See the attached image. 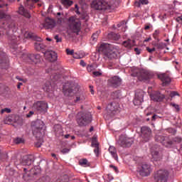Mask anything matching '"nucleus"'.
I'll return each instance as SVG.
<instances>
[{
  "mask_svg": "<svg viewBox=\"0 0 182 182\" xmlns=\"http://www.w3.org/2000/svg\"><path fill=\"white\" fill-rule=\"evenodd\" d=\"M80 86L77 84L66 82L63 87V92L65 96L73 97L75 96V103H83L86 100L85 94L80 91Z\"/></svg>",
  "mask_w": 182,
  "mask_h": 182,
  "instance_id": "1",
  "label": "nucleus"
},
{
  "mask_svg": "<svg viewBox=\"0 0 182 182\" xmlns=\"http://www.w3.org/2000/svg\"><path fill=\"white\" fill-rule=\"evenodd\" d=\"M45 123L41 119H37L31 123V130L33 136L38 140L36 147H41L43 143V134H45Z\"/></svg>",
  "mask_w": 182,
  "mask_h": 182,
  "instance_id": "2",
  "label": "nucleus"
},
{
  "mask_svg": "<svg viewBox=\"0 0 182 182\" xmlns=\"http://www.w3.org/2000/svg\"><path fill=\"white\" fill-rule=\"evenodd\" d=\"M100 53L103 55V58L105 60H112L117 58L119 51L116 48H114L107 43H102L98 48Z\"/></svg>",
  "mask_w": 182,
  "mask_h": 182,
  "instance_id": "3",
  "label": "nucleus"
},
{
  "mask_svg": "<svg viewBox=\"0 0 182 182\" xmlns=\"http://www.w3.org/2000/svg\"><path fill=\"white\" fill-rule=\"evenodd\" d=\"M156 140L157 141H159V143H161L165 147H171L174 143L176 144H180L182 141V139L180 136H176L172 139V140H170L168 136L158 135L156 136Z\"/></svg>",
  "mask_w": 182,
  "mask_h": 182,
  "instance_id": "4",
  "label": "nucleus"
},
{
  "mask_svg": "<svg viewBox=\"0 0 182 182\" xmlns=\"http://www.w3.org/2000/svg\"><path fill=\"white\" fill-rule=\"evenodd\" d=\"M69 22V28L72 32L74 33H79L80 32V28L82 26V23L80 20L75 18L74 16H71L68 19Z\"/></svg>",
  "mask_w": 182,
  "mask_h": 182,
  "instance_id": "5",
  "label": "nucleus"
},
{
  "mask_svg": "<svg viewBox=\"0 0 182 182\" xmlns=\"http://www.w3.org/2000/svg\"><path fill=\"white\" fill-rule=\"evenodd\" d=\"M91 8L96 11H106L110 9V4L103 0H94L91 4Z\"/></svg>",
  "mask_w": 182,
  "mask_h": 182,
  "instance_id": "6",
  "label": "nucleus"
},
{
  "mask_svg": "<svg viewBox=\"0 0 182 182\" xmlns=\"http://www.w3.org/2000/svg\"><path fill=\"white\" fill-rule=\"evenodd\" d=\"M80 117L77 119V124L80 127L87 126L92 122V114L90 112H83L79 114Z\"/></svg>",
  "mask_w": 182,
  "mask_h": 182,
  "instance_id": "7",
  "label": "nucleus"
},
{
  "mask_svg": "<svg viewBox=\"0 0 182 182\" xmlns=\"http://www.w3.org/2000/svg\"><path fill=\"white\" fill-rule=\"evenodd\" d=\"M155 182H166L168 178V171L160 169L154 176Z\"/></svg>",
  "mask_w": 182,
  "mask_h": 182,
  "instance_id": "8",
  "label": "nucleus"
},
{
  "mask_svg": "<svg viewBox=\"0 0 182 182\" xmlns=\"http://www.w3.org/2000/svg\"><path fill=\"white\" fill-rule=\"evenodd\" d=\"M48 108V102L45 101H36L33 105V110H36L39 113H46Z\"/></svg>",
  "mask_w": 182,
  "mask_h": 182,
  "instance_id": "9",
  "label": "nucleus"
},
{
  "mask_svg": "<svg viewBox=\"0 0 182 182\" xmlns=\"http://www.w3.org/2000/svg\"><path fill=\"white\" fill-rule=\"evenodd\" d=\"M144 95H146V92L141 90H138L136 91L135 97L133 100L134 106H140V105L144 102Z\"/></svg>",
  "mask_w": 182,
  "mask_h": 182,
  "instance_id": "10",
  "label": "nucleus"
},
{
  "mask_svg": "<svg viewBox=\"0 0 182 182\" xmlns=\"http://www.w3.org/2000/svg\"><path fill=\"white\" fill-rule=\"evenodd\" d=\"M134 141L133 138H129L124 135H122L118 141V144L121 147H130Z\"/></svg>",
  "mask_w": 182,
  "mask_h": 182,
  "instance_id": "11",
  "label": "nucleus"
},
{
  "mask_svg": "<svg viewBox=\"0 0 182 182\" xmlns=\"http://www.w3.org/2000/svg\"><path fill=\"white\" fill-rule=\"evenodd\" d=\"M33 161H35V156L33 155H26L23 156L19 163L14 161V164L17 166L18 164H21V166H31Z\"/></svg>",
  "mask_w": 182,
  "mask_h": 182,
  "instance_id": "12",
  "label": "nucleus"
},
{
  "mask_svg": "<svg viewBox=\"0 0 182 182\" xmlns=\"http://www.w3.org/2000/svg\"><path fill=\"white\" fill-rule=\"evenodd\" d=\"M139 171V176L141 177H149L151 173V166L148 164H142Z\"/></svg>",
  "mask_w": 182,
  "mask_h": 182,
  "instance_id": "13",
  "label": "nucleus"
},
{
  "mask_svg": "<svg viewBox=\"0 0 182 182\" xmlns=\"http://www.w3.org/2000/svg\"><path fill=\"white\" fill-rule=\"evenodd\" d=\"M141 136L144 141H149L151 139V129L149 127H142L141 128Z\"/></svg>",
  "mask_w": 182,
  "mask_h": 182,
  "instance_id": "14",
  "label": "nucleus"
},
{
  "mask_svg": "<svg viewBox=\"0 0 182 182\" xmlns=\"http://www.w3.org/2000/svg\"><path fill=\"white\" fill-rule=\"evenodd\" d=\"M107 83L112 87H119L122 85V78L119 76H114L108 79Z\"/></svg>",
  "mask_w": 182,
  "mask_h": 182,
  "instance_id": "15",
  "label": "nucleus"
},
{
  "mask_svg": "<svg viewBox=\"0 0 182 182\" xmlns=\"http://www.w3.org/2000/svg\"><path fill=\"white\" fill-rule=\"evenodd\" d=\"M136 76H137L139 80H147L151 77V74L146 70H140Z\"/></svg>",
  "mask_w": 182,
  "mask_h": 182,
  "instance_id": "16",
  "label": "nucleus"
},
{
  "mask_svg": "<svg viewBox=\"0 0 182 182\" xmlns=\"http://www.w3.org/2000/svg\"><path fill=\"white\" fill-rule=\"evenodd\" d=\"M43 53L46 59L49 60V62H55V60L58 59V54H56L55 51L47 50Z\"/></svg>",
  "mask_w": 182,
  "mask_h": 182,
  "instance_id": "17",
  "label": "nucleus"
},
{
  "mask_svg": "<svg viewBox=\"0 0 182 182\" xmlns=\"http://www.w3.org/2000/svg\"><path fill=\"white\" fill-rule=\"evenodd\" d=\"M26 60L30 63H38L41 62V55L39 54H27L26 55Z\"/></svg>",
  "mask_w": 182,
  "mask_h": 182,
  "instance_id": "18",
  "label": "nucleus"
},
{
  "mask_svg": "<svg viewBox=\"0 0 182 182\" xmlns=\"http://www.w3.org/2000/svg\"><path fill=\"white\" fill-rule=\"evenodd\" d=\"M158 77L161 80L163 86H167V85H170L171 82V78L166 73L159 74Z\"/></svg>",
  "mask_w": 182,
  "mask_h": 182,
  "instance_id": "19",
  "label": "nucleus"
},
{
  "mask_svg": "<svg viewBox=\"0 0 182 182\" xmlns=\"http://www.w3.org/2000/svg\"><path fill=\"white\" fill-rule=\"evenodd\" d=\"M119 106L117 102H111L108 105V109L112 114H116V113H120Z\"/></svg>",
  "mask_w": 182,
  "mask_h": 182,
  "instance_id": "20",
  "label": "nucleus"
},
{
  "mask_svg": "<svg viewBox=\"0 0 182 182\" xmlns=\"http://www.w3.org/2000/svg\"><path fill=\"white\" fill-rule=\"evenodd\" d=\"M151 100H154V102H161L164 97H166V95L159 92H156L150 95Z\"/></svg>",
  "mask_w": 182,
  "mask_h": 182,
  "instance_id": "21",
  "label": "nucleus"
},
{
  "mask_svg": "<svg viewBox=\"0 0 182 182\" xmlns=\"http://www.w3.org/2000/svg\"><path fill=\"white\" fill-rule=\"evenodd\" d=\"M56 26V22H55V20L50 18H46L44 23V28L46 29H52L54 26Z\"/></svg>",
  "mask_w": 182,
  "mask_h": 182,
  "instance_id": "22",
  "label": "nucleus"
},
{
  "mask_svg": "<svg viewBox=\"0 0 182 182\" xmlns=\"http://www.w3.org/2000/svg\"><path fill=\"white\" fill-rule=\"evenodd\" d=\"M19 120V117L16 114H11L6 117L5 123L6 124H9V123H16Z\"/></svg>",
  "mask_w": 182,
  "mask_h": 182,
  "instance_id": "23",
  "label": "nucleus"
},
{
  "mask_svg": "<svg viewBox=\"0 0 182 182\" xmlns=\"http://www.w3.org/2000/svg\"><path fill=\"white\" fill-rule=\"evenodd\" d=\"M46 45L43 43V42H35L34 43V48L38 52H44V50H46Z\"/></svg>",
  "mask_w": 182,
  "mask_h": 182,
  "instance_id": "24",
  "label": "nucleus"
},
{
  "mask_svg": "<svg viewBox=\"0 0 182 182\" xmlns=\"http://www.w3.org/2000/svg\"><path fill=\"white\" fill-rule=\"evenodd\" d=\"M18 13L19 14V15H22L25 18H28V19L31 18V14L29 13V11H28V10H26L22 5L20 6V7L18 8Z\"/></svg>",
  "mask_w": 182,
  "mask_h": 182,
  "instance_id": "25",
  "label": "nucleus"
},
{
  "mask_svg": "<svg viewBox=\"0 0 182 182\" xmlns=\"http://www.w3.org/2000/svg\"><path fill=\"white\" fill-rule=\"evenodd\" d=\"M109 153H110L111 156L114 159V160H118L119 157L117 156V150L116 147L113 146H110L108 149Z\"/></svg>",
  "mask_w": 182,
  "mask_h": 182,
  "instance_id": "26",
  "label": "nucleus"
},
{
  "mask_svg": "<svg viewBox=\"0 0 182 182\" xmlns=\"http://www.w3.org/2000/svg\"><path fill=\"white\" fill-rule=\"evenodd\" d=\"M54 132L57 137H60V136H63V129H62V126L60 125L54 126Z\"/></svg>",
  "mask_w": 182,
  "mask_h": 182,
  "instance_id": "27",
  "label": "nucleus"
},
{
  "mask_svg": "<svg viewBox=\"0 0 182 182\" xmlns=\"http://www.w3.org/2000/svg\"><path fill=\"white\" fill-rule=\"evenodd\" d=\"M122 45L124 48H127V49H130V48H133V46H134V41L127 40L123 41Z\"/></svg>",
  "mask_w": 182,
  "mask_h": 182,
  "instance_id": "28",
  "label": "nucleus"
},
{
  "mask_svg": "<svg viewBox=\"0 0 182 182\" xmlns=\"http://www.w3.org/2000/svg\"><path fill=\"white\" fill-rule=\"evenodd\" d=\"M61 4L65 8H69L70 6H72V5H73V1L70 0H61Z\"/></svg>",
  "mask_w": 182,
  "mask_h": 182,
  "instance_id": "29",
  "label": "nucleus"
},
{
  "mask_svg": "<svg viewBox=\"0 0 182 182\" xmlns=\"http://www.w3.org/2000/svg\"><path fill=\"white\" fill-rule=\"evenodd\" d=\"M79 164L82 167H87L90 166L89 161H87V159H80L79 161Z\"/></svg>",
  "mask_w": 182,
  "mask_h": 182,
  "instance_id": "30",
  "label": "nucleus"
},
{
  "mask_svg": "<svg viewBox=\"0 0 182 182\" xmlns=\"http://www.w3.org/2000/svg\"><path fill=\"white\" fill-rule=\"evenodd\" d=\"M109 38L114 39V41H119L120 39V34L116 33H111L109 34Z\"/></svg>",
  "mask_w": 182,
  "mask_h": 182,
  "instance_id": "31",
  "label": "nucleus"
},
{
  "mask_svg": "<svg viewBox=\"0 0 182 182\" xmlns=\"http://www.w3.org/2000/svg\"><path fill=\"white\" fill-rule=\"evenodd\" d=\"M149 4V0H139L135 2L136 6L139 8L140 5H147Z\"/></svg>",
  "mask_w": 182,
  "mask_h": 182,
  "instance_id": "32",
  "label": "nucleus"
},
{
  "mask_svg": "<svg viewBox=\"0 0 182 182\" xmlns=\"http://www.w3.org/2000/svg\"><path fill=\"white\" fill-rule=\"evenodd\" d=\"M43 89L44 92H50V82L48 81L46 84L43 86Z\"/></svg>",
  "mask_w": 182,
  "mask_h": 182,
  "instance_id": "33",
  "label": "nucleus"
},
{
  "mask_svg": "<svg viewBox=\"0 0 182 182\" xmlns=\"http://www.w3.org/2000/svg\"><path fill=\"white\" fill-rule=\"evenodd\" d=\"M31 173H33L34 176H36L37 174H39V173H41V169L39 168V167L36 166L31 169Z\"/></svg>",
  "mask_w": 182,
  "mask_h": 182,
  "instance_id": "34",
  "label": "nucleus"
},
{
  "mask_svg": "<svg viewBox=\"0 0 182 182\" xmlns=\"http://www.w3.org/2000/svg\"><path fill=\"white\" fill-rule=\"evenodd\" d=\"M13 28H15V23L12 21H9L5 26L6 29H12Z\"/></svg>",
  "mask_w": 182,
  "mask_h": 182,
  "instance_id": "35",
  "label": "nucleus"
},
{
  "mask_svg": "<svg viewBox=\"0 0 182 182\" xmlns=\"http://www.w3.org/2000/svg\"><path fill=\"white\" fill-rule=\"evenodd\" d=\"M0 19H11V16L6 15L5 13L0 11Z\"/></svg>",
  "mask_w": 182,
  "mask_h": 182,
  "instance_id": "36",
  "label": "nucleus"
},
{
  "mask_svg": "<svg viewBox=\"0 0 182 182\" xmlns=\"http://www.w3.org/2000/svg\"><path fill=\"white\" fill-rule=\"evenodd\" d=\"M152 157L154 160H160V156H159V151H154L151 152Z\"/></svg>",
  "mask_w": 182,
  "mask_h": 182,
  "instance_id": "37",
  "label": "nucleus"
},
{
  "mask_svg": "<svg viewBox=\"0 0 182 182\" xmlns=\"http://www.w3.org/2000/svg\"><path fill=\"white\" fill-rule=\"evenodd\" d=\"M159 35H160V30H155L153 33V38H155L156 41H159Z\"/></svg>",
  "mask_w": 182,
  "mask_h": 182,
  "instance_id": "38",
  "label": "nucleus"
},
{
  "mask_svg": "<svg viewBox=\"0 0 182 182\" xmlns=\"http://www.w3.org/2000/svg\"><path fill=\"white\" fill-rule=\"evenodd\" d=\"M34 35L32 33L26 32L24 34V38L26 39H33Z\"/></svg>",
  "mask_w": 182,
  "mask_h": 182,
  "instance_id": "39",
  "label": "nucleus"
},
{
  "mask_svg": "<svg viewBox=\"0 0 182 182\" xmlns=\"http://www.w3.org/2000/svg\"><path fill=\"white\" fill-rule=\"evenodd\" d=\"M112 97L113 99H119L120 97V94H119V92L115 91L112 93Z\"/></svg>",
  "mask_w": 182,
  "mask_h": 182,
  "instance_id": "40",
  "label": "nucleus"
},
{
  "mask_svg": "<svg viewBox=\"0 0 182 182\" xmlns=\"http://www.w3.org/2000/svg\"><path fill=\"white\" fill-rule=\"evenodd\" d=\"M11 112H12V110L10 108H4L0 111V113L1 114H4V113H11Z\"/></svg>",
  "mask_w": 182,
  "mask_h": 182,
  "instance_id": "41",
  "label": "nucleus"
},
{
  "mask_svg": "<svg viewBox=\"0 0 182 182\" xmlns=\"http://www.w3.org/2000/svg\"><path fill=\"white\" fill-rule=\"evenodd\" d=\"M171 106H172V107H174V109H176V112H180V106L178 105L171 102Z\"/></svg>",
  "mask_w": 182,
  "mask_h": 182,
  "instance_id": "42",
  "label": "nucleus"
},
{
  "mask_svg": "<svg viewBox=\"0 0 182 182\" xmlns=\"http://www.w3.org/2000/svg\"><path fill=\"white\" fill-rule=\"evenodd\" d=\"M87 72H93L95 70V66L93 65H88L87 66Z\"/></svg>",
  "mask_w": 182,
  "mask_h": 182,
  "instance_id": "43",
  "label": "nucleus"
},
{
  "mask_svg": "<svg viewBox=\"0 0 182 182\" xmlns=\"http://www.w3.org/2000/svg\"><path fill=\"white\" fill-rule=\"evenodd\" d=\"M14 142L16 144H21V143H23V139L22 138L18 137L14 140Z\"/></svg>",
  "mask_w": 182,
  "mask_h": 182,
  "instance_id": "44",
  "label": "nucleus"
},
{
  "mask_svg": "<svg viewBox=\"0 0 182 182\" xmlns=\"http://www.w3.org/2000/svg\"><path fill=\"white\" fill-rule=\"evenodd\" d=\"M169 96H170V97H174V96H178V92H177L176 91L170 92Z\"/></svg>",
  "mask_w": 182,
  "mask_h": 182,
  "instance_id": "45",
  "label": "nucleus"
},
{
  "mask_svg": "<svg viewBox=\"0 0 182 182\" xmlns=\"http://www.w3.org/2000/svg\"><path fill=\"white\" fill-rule=\"evenodd\" d=\"M66 53L67 55H71L73 56V55L75 54V50H69V48L66 49Z\"/></svg>",
  "mask_w": 182,
  "mask_h": 182,
  "instance_id": "46",
  "label": "nucleus"
},
{
  "mask_svg": "<svg viewBox=\"0 0 182 182\" xmlns=\"http://www.w3.org/2000/svg\"><path fill=\"white\" fill-rule=\"evenodd\" d=\"M69 151H70V149H69V148H64L61 151L63 154H67V153H69Z\"/></svg>",
  "mask_w": 182,
  "mask_h": 182,
  "instance_id": "47",
  "label": "nucleus"
},
{
  "mask_svg": "<svg viewBox=\"0 0 182 182\" xmlns=\"http://www.w3.org/2000/svg\"><path fill=\"white\" fill-rule=\"evenodd\" d=\"M23 180H25V181H29V174L28 173H24L23 176Z\"/></svg>",
  "mask_w": 182,
  "mask_h": 182,
  "instance_id": "48",
  "label": "nucleus"
},
{
  "mask_svg": "<svg viewBox=\"0 0 182 182\" xmlns=\"http://www.w3.org/2000/svg\"><path fill=\"white\" fill-rule=\"evenodd\" d=\"M94 153H95L97 156L99 155V144H95V149H94Z\"/></svg>",
  "mask_w": 182,
  "mask_h": 182,
  "instance_id": "49",
  "label": "nucleus"
},
{
  "mask_svg": "<svg viewBox=\"0 0 182 182\" xmlns=\"http://www.w3.org/2000/svg\"><path fill=\"white\" fill-rule=\"evenodd\" d=\"M73 56L75 59H82V57L77 53H74Z\"/></svg>",
  "mask_w": 182,
  "mask_h": 182,
  "instance_id": "50",
  "label": "nucleus"
},
{
  "mask_svg": "<svg viewBox=\"0 0 182 182\" xmlns=\"http://www.w3.org/2000/svg\"><path fill=\"white\" fill-rule=\"evenodd\" d=\"M146 50L149 52V53H153V52L156 51V48H150L149 47H146Z\"/></svg>",
  "mask_w": 182,
  "mask_h": 182,
  "instance_id": "51",
  "label": "nucleus"
},
{
  "mask_svg": "<svg viewBox=\"0 0 182 182\" xmlns=\"http://www.w3.org/2000/svg\"><path fill=\"white\" fill-rule=\"evenodd\" d=\"M33 39H35L36 42H42V38L36 36H33Z\"/></svg>",
  "mask_w": 182,
  "mask_h": 182,
  "instance_id": "52",
  "label": "nucleus"
},
{
  "mask_svg": "<svg viewBox=\"0 0 182 182\" xmlns=\"http://www.w3.org/2000/svg\"><path fill=\"white\" fill-rule=\"evenodd\" d=\"M92 74L94 75V76L95 77H99V76H102V73L99 72V71H94L92 73Z\"/></svg>",
  "mask_w": 182,
  "mask_h": 182,
  "instance_id": "53",
  "label": "nucleus"
},
{
  "mask_svg": "<svg viewBox=\"0 0 182 182\" xmlns=\"http://www.w3.org/2000/svg\"><path fill=\"white\" fill-rule=\"evenodd\" d=\"M54 38L55 39L57 43L62 42V38H59V36H55Z\"/></svg>",
  "mask_w": 182,
  "mask_h": 182,
  "instance_id": "54",
  "label": "nucleus"
},
{
  "mask_svg": "<svg viewBox=\"0 0 182 182\" xmlns=\"http://www.w3.org/2000/svg\"><path fill=\"white\" fill-rule=\"evenodd\" d=\"M33 114H35V112L33 111H30L28 114H26V117H31Z\"/></svg>",
  "mask_w": 182,
  "mask_h": 182,
  "instance_id": "55",
  "label": "nucleus"
},
{
  "mask_svg": "<svg viewBox=\"0 0 182 182\" xmlns=\"http://www.w3.org/2000/svg\"><path fill=\"white\" fill-rule=\"evenodd\" d=\"M176 21L177 22H178L179 23H181V22H182V16L177 17Z\"/></svg>",
  "mask_w": 182,
  "mask_h": 182,
  "instance_id": "56",
  "label": "nucleus"
},
{
  "mask_svg": "<svg viewBox=\"0 0 182 182\" xmlns=\"http://www.w3.org/2000/svg\"><path fill=\"white\" fill-rule=\"evenodd\" d=\"M80 66H82V68H85V66H86V63H85L83 60H81L80 62Z\"/></svg>",
  "mask_w": 182,
  "mask_h": 182,
  "instance_id": "57",
  "label": "nucleus"
},
{
  "mask_svg": "<svg viewBox=\"0 0 182 182\" xmlns=\"http://www.w3.org/2000/svg\"><path fill=\"white\" fill-rule=\"evenodd\" d=\"M134 51L136 52V53L137 55H140V53H141L140 49H139L138 48H135Z\"/></svg>",
  "mask_w": 182,
  "mask_h": 182,
  "instance_id": "58",
  "label": "nucleus"
},
{
  "mask_svg": "<svg viewBox=\"0 0 182 182\" xmlns=\"http://www.w3.org/2000/svg\"><path fill=\"white\" fill-rule=\"evenodd\" d=\"M92 38L93 41H96V39H97V34L94 33L92 36Z\"/></svg>",
  "mask_w": 182,
  "mask_h": 182,
  "instance_id": "59",
  "label": "nucleus"
},
{
  "mask_svg": "<svg viewBox=\"0 0 182 182\" xmlns=\"http://www.w3.org/2000/svg\"><path fill=\"white\" fill-rule=\"evenodd\" d=\"M96 144H99L96 141L93 140L92 142V146L96 147Z\"/></svg>",
  "mask_w": 182,
  "mask_h": 182,
  "instance_id": "60",
  "label": "nucleus"
},
{
  "mask_svg": "<svg viewBox=\"0 0 182 182\" xmlns=\"http://www.w3.org/2000/svg\"><path fill=\"white\" fill-rule=\"evenodd\" d=\"M157 117H159V116H157V114H154L152 116V121L153 122H155L156 121V119H157Z\"/></svg>",
  "mask_w": 182,
  "mask_h": 182,
  "instance_id": "61",
  "label": "nucleus"
},
{
  "mask_svg": "<svg viewBox=\"0 0 182 182\" xmlns=\"http://www.w3.org/2000/svg\"><path fill=\"white\" fill-rule=\"evenodd\" d=\"M111 168H113L115 171H117V167L113 165H109Z\"/></svg>",
  "mask_w": 182,
  "mask_h": 182,
  "instance_id": "62",
  "label": "nucleus"
},
{
  "mask_svg": "<svg viewBox=\"0 0 182 182\" xmlns=\"http://www.w3.org/2000/svg\"><path fill=\"white\" fill-rule=\"evenodd\" d=\"M108 69H114V67L113 66V64H109L108 65Z\"/></svg>",
  "mask_w": 182,
  "mask_h": 182,
  "instance_id": "63",
  "label": "nucleus"
},
{
  "mask_svg": "<svg viewBox=\"0 0 182 182\" xmlns=\"http://www.w3.org/2000/svg\"><path fill=\"white\" fill-rule=\"evenodd\" d=\"M149 41H151V37H149L148 38L145 39L144 41V42H149Z\"/></svg>",
  "mask_w": 182,
  "mask_h": 182,
  "instance_id": "64",
  "label": "nucleus"
}]
</instances>
